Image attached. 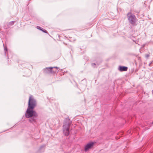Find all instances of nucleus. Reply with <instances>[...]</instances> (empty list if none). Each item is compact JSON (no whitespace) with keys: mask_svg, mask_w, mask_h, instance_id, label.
Masks as SVG:
<instances>
[{"mask_svg":"<svg viewBox=\"0 0 153 153\" xmlns=\"http://www.w3.org/2000/svg\"><path fill=\"white\" fill-rule=\"evenodd\" d=\"M128 19L129 22L133 25H136V24L137 21L135 16L133 15L131 12H129L127 14Z\"/></svg>","mask_w":153,"mask_h":153,"instance_id":"1","label":"nucleus"},{"mask_svg":"<svg viewBox=\"0 0 153 153\" xmlns=\"http://www.w3.org/2000/svg\"><path fill=\"white\" fill-rule=\"evenodd\" d=\"M33 108H27L26 114V116L27 118L32 117H37V113L35 111L33 110Z\"/></svg>","mask_w":153,"mask_h":153,"instance_id":"2","label":"nucleus"},{"mask_svg":"<svg viewBox=\"0 0 153 153\" xmlns=\"http://www.w3.org/2000/svg\"><path fill=\"white\" fill-rule=\"evenodd\" d=\"M36 100L34 99L32 96H30L27 108L34 109L36 106Z\"/></svg>","mask_w":153,"mask_h":153,"instance_id":"3","label":"nucleus"},{"mask_svg":"<svg viewBox=\"0 0 153 153\" xmlns=\"http://www.w3.org/2000/svg\"><path fill=\"white\" fill-rule=\"evenodd\" d=\"M94 143L93 142H91L87 144L85 147L84 150L85 152L88 151L91 149L93 146Z\"/></svg>","mask_w":153,"mask_h":153,"instance_id":"4","label":"nucleus"},{"mask_svg":"<svg viewBox=\"0 0 153 153\" xmlns=\"http://www.w3.org/2000/svg\"><path fill=\"white\" fill-rule=\"evenodd\" d=\"M118 69L120 71H126L127 70L128 68L125 66H119Z\"/></svg>","mask_w":153,"mask_h":153,"instance_id":"5","label":"nucleus"},{"mask_svg":"<svg viewBox=\"0 0 153 153\" xmlns=\"http://www.w3.org/2000/svg\"><path fill=\"white\" fill-rule=\"evenodd\" d=\"M43 32H44L45 33H48V32L47 31H46V30L42 29V30Z\"/></svg>","mask_w":153,"mask_h":153,"instance_id":"6","label":"nucleus"},{"mask_svg":"<svg viewBox=\"0 0 153 153\" xmlns=\"http://www.w3.org/2000/svg\"><path fill=\"white\" fill-rule=\"evenodd\" d=\"M37 28L41 30H42V29L41 27L39 26H37Z\"/></svg>","mask_w":153,"mask_h":153,"instance_id":"7","label":"nucleus"},{"mask_svg":"<svg viewBox=\"0 0 153 153\" xmlns=\"http://www.w3.org/2000/svg\"><path fill=\"white\" fill-rule=\"evenodd\" d=\"M67 131V129H65L64 130V132L65 133V135H66V131Z\"/></svg>","mask_w":153,"mask_h":153,"instance_id":"8","label":"nucleus"},{"mask_svg":"<svg viewBox=\"0 0 153 153\" xmlns=\"http://www.w3.org/2000/svg\"><path fill=\"white\" fill-rule=\"evenodd\" d=\"M91 65L93 67H94V66L95 65V63H92V64Z\"/></svg>","mask_w":153,"mask_h":153,"instance_id":"9","label":"nucleus"},{"mask_svg":"<svg viewBox=\"0 0 153 153\" xmlns=\"http://www.w3.org/2000/svg\"><path fill=\"white\" fill-rule=\"evenodd\" d=\"M46 68V69H48V68H49L50 69H52V68Z\"/></svg>","mask_w":153,"mask_h":153,"instance_id":"10","label":"nucleus"},{"mask_svg":"<svg viewBox=\"0 0 153 153\" xmlns=\"http://www.w3.org/2000/svg\"><path fill=\"white\" fill-rule=\"evenodd\" d=\"M149 55H147V56H147V57H149Z\"/></svg>","mask_w":153,"mask_h":153,"instance_id":"11","label":"nucleus"},{"mask_svg":"<svg viewBox=\"0 0 153 153\" xmlns=\"http://www.w3.org/2000/svg\"><path fill=\"white\" fill-rule=\"evenodd\" d=\"M55 68H58V67H55Z\"/></svg>","mask_w":153,"mask_h":153,"instance_id":"12","label":"nucleus"},{"mask_svg":"<svg viewBox=\"0 0 153 153\" xmlns=\"http://www.w3.org/2000/svg\"><path fill=\"white\" fill-rule=\"evenodd\" d=\"M67 131H68V130H67Z\"/></svg>","mask_w":153,"mask_h":153,"instance_id":"13","label":"nucleus"},{"mask_svg":"<svg viewBox=\"0 0 153 153\" xmlns=\"http://www.w3.org/2000/svg\"><path fill=\"white\" fill-rule=\"evenodd\" d=\"M152 123L153 124V122H152Z\"/></svg>","mask_w":153,"mask_h":153,"instance_id":"14","label":"nucleus"}]
</instances>
